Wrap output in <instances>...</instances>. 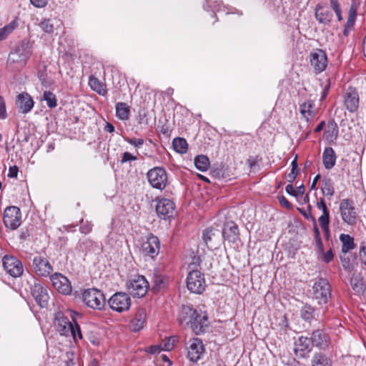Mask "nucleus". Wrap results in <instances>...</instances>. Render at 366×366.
Masks as SVG:
<instances>
[{
	"label": "nucleus",
	"instance_id": "f257e3e1",
	"mask_svg": "<svg viewBox=\"0 0 366 366\" xmlns=\"http://www.w3.org/2000/svg\"><path fill=\"white\" fill-rule=\"evenodd\" d=\"M74 311L69 309L59 310L55 314L54 326L61 335L71 336L76 342L78 339H82V334L74 320Z\"/></svg>",
	"mask_w": 366,
	"mask_h": 366
},
{
	"label": "nucleus",
	"instance_id": "f03ea898",
	"mask_svg": "<svg viewBox=\"0 0 366 366\" xmlns=\"http://www.w3.org/2000/svg\"><path fill=\"white\" fill-rule=\"evenodd\" d=\"M178 321L180 325L189 327L197 335L205 332L208 327L207 314L189 306L182 307Z\"/></svg>",
	"mask_w": 366,
	"mask_h": 366
},
{
	"label": "nucleus",
	"instance_id": "7ed1b4c3",
	"mask_svg": "<svg viewBox=\"0 0 366 366\" xmlns=\"http://www.w3.org/2000/svg\"><path fill=\"white\" fill-rule=\"evenodd\" d=\"M31 54V47L29 41H24L9 54L7 64L10 66L13 65L14 69H20L26 64Z\"/></svg>",
	"mask_w": 366,
	"mask_h": 366
},
{
	"label": "nucleus",
	"instance_id": "20e7f679",
	"mask_svg": "<svg viewBox=\"0 0 366 366\" xmlns=\"http://www.w3.org/2000/svg\"><path fill=\"white\" fill-rule=\"evenodd\" d=\"M312 295L319 305H325L331 297V288L328 281L320 278L315 281L312 288Z\"/></svg>",
	"mask_w": 366,
	"mask_h": 366
},
{
	"label": "nucleus",
	"instance_id": "39448f33",
	"mask_svg": "<svg viewBox=\"0 0 366 366\" xmlns=\"http://www.w3.org/2000/svg\"><path fill=\"white\" fill-rule=\"evenodd\" d=\"M82 299L86 306L94 310H102L105 305L104 293L95 288L85 290L82 294Z\"/></svg>",
	"mask_w": 366,
	"mask_h": 366
},
{
	"label": "nucleus",
	"instance_id": "423d86ee",
	"mask_svg": "<svg viewBox=\"0 0 366 366\" xmlns=\"http://www.w3.org/2000/svg\"><path fill=\"white\" fill-rule=\"evenodd\" d=\"M339 210L342 221L348 225L356 224L358 215L354 202L350 199H344L340 203Z\"/></svg>",
	"mask_w": 366,
	"mask_h": 366
},
{
	"label": "nucleus",
	"instance_id": "0eeeda50",
	"mask_svg": "<svg viewBox=\"0 0 366 366\" xmlns=\"http://www.w3.org/2000/svg\"><path fill=\"white\" fill-rule=\"evenodd\" d=\"M127 287L133 297H142L147 294L149 285L144 276L137 275L127 282Z\"/></svg>",
	"mask_w": 366,
	"mask_h": 366
},
{
	"label": "nucleus",
	"instance_id": "6e6552de",
	"mask_svg": "<svg viewBox=\"0 0 366 366\" xmlns=\"http://www.w3.org/2000/svg\"><path fill=\"white\" fill-rule=\"evenodd\" d=\"M147 177L153 188L162 190L166 187L167 174L163 168L154 167L148 171Z\"/></svg>",
	"mask_w": 366,
	"mask_h": 366
},
{
	"label": "nucleus",
	"instance_id": "1a4fd4ad",
	"mask_svg": "<svg viewBox=\"0 0 366 366\" xmlns=\"http://www.w3.org/2000/svg\"><path fill=\"white\" fill-rule=\"evenodd\" d=\"M187 287L191 292L202 293L205 289L204 274L199 270L191 271L187 277Z\"/></svg>",
	"mask_w": 366,
	"mask_h": 366
},
{
	"label": "nucleus",
	"instance_id": "9d476101",
	"mask_svg": "<svg viewBox=\"0 0 366 366\" xmlns=\"http://www.w3.org/2000/svg\"><path fill=\"white\" fill-rule=\"evenodd\" d=\"M3 221L6 227L16 229L21 223L20 209L15 206L7 207L4 212Z\"/></svg>",
	"mask_w": 366,
	"mask_h": 366
},
{
	"label": "nucleus",
	"instance_id": "9b49d317",
	"mask_svg": "<svg viewBox=\"0 0 366 366\" xmlns=\"http://www.w3.org/2000/svg\"><path fill=\"white\" fill-rule=\"evenodd\" d=\"M32 270L37 276L46 277L51 276L53 267L46 257L38 255L33 258Z\"/></svg>",
	"mask_w": 366,
	"mask_h": 366
},
{
	"label": "nucleus",
	"instance_id": "f8f14e48",
	"mask_svg": "<svg viewBox=\"0 0 366 366\" xmlns=\"http://www.w3.org/2000/svg\"><path fill=\"white\" fill-rule=\"evenodd\" d=\"M109 305L112 310L123 312L129 309L131 306V298L124 292H117L109 300Z\"/></svg>",
	"mask_w": 366,
	"mask_h": 366
},
{
	"label": "nucleus",
	"instance_id": "ddd939ff",
	"mask_svg": "<svg viewBox=\"0 0 366 366\" xmlns=\"http://www.w3.org/2000/svg\"><path fill=\"white\" fill-rule=\"evenodd\" d=\"M187 357L194 362L199 360L205 352L204 345L199 338L190 339L187 343Z\"/></svg>",
	"mask_w": 366,
	"mask_h": 366
},
{
	"label": "nucleus",
	"instance_id": "4468645a",
	"mask_svg": "<svg viewBox=\"0 0 366 366\" xmlns=\"http://www.w3.org/2000/svg\"><path fill=\"white\" fill-rule=\"evenodd\" d=\"M2 262L4 269L11 277H18L23 274V264L16 257L11 255H5L3 257Z\"/></svg>",
	"mask_w": 366,
	"mask_h": 366
},
{
	"label": "nucleus",
	"instance_id": "2eb2a0df",
	"mask_svg": "<svg viewBox=\"0 0 366 366\" xmlns=\"http://www.w3.org/2000/svg\"><path fill=\"white\" fill-rule=\"evenodd\" d=\"M156 211L161 219H169L175 214V204L170 199H160L157 201Z\"/></svg>",
	"mask_w": 366,
	"mask_h": 366
},
{
	"label": "nucleus",
	"instance_id": "dca6fc26",
	"mask_svg": "<svg viewBox=\"0 0 366 366\" xmlns=\"http://www.w3.org/2000/svg\"><path fill=\"white\" fill-rule=\"evenodd\" d=\"M160 249V242L157 237L150 234L149 235L146 240L142 242V252L150 257L151 258H154L158 255Z\"/></svg>",
	"mask_w": 366,
	"mask_h": 366
},
{
	"label": "nucleus",
	"instance_id": "f3484780",
	"mask_svg": "<svg viewBox=\"0 0 366 366\" xmlns=\"http://www.w3.org/2000/svg\"><path fill=\"white\" fill-rule=\"evenodd\" d=\"M312 345L321 350H327L331 344L330 335L323 330H314L310 337Z\"/></svg>",
	"mask_w": 366,
	"mask_h": 366
},
{
	"label": "nucleus",
	"instance_id": "a211bd4d",
	"mask_svg": "<svg viewBox=\"0 0 366 366\" xmlns=\"http://www.w3.org/2000/svg\"><path fill=\"white\" fill-rule=\"evenodd\" d=\"M50 280L54 287L63 295H69L71 292V285L66 277L60 273L50 276Z\"/></svg>",
	"mask_w": 366,
	"mask_h": 366
},
{
	"label": "nucleus",
	"instance_id": "6ab92c4d",
	"mask_svg": "<svg viewBox=\"0 0 366 366\" xmlns=\"http://www.w3.org/2000/svg\"><path fill=\"white\" fill-rule=\"evenodd\" d=\"M31 293L41 307L44 308L47 306L49 296L47 290L41 284L35 282L31 287Z\"/></svg>",
	"mask_w": 366,
	"mask_h": 366
},
{
	"label": "nucleus",
	"instance_id": "aec40b11",
	"mask_svg": "<svg viewBox=\"0 0 366 366\" xmlns=\"http://www.w3.org/2000/svg\"><path fill=\"white\" fill-rule=\"evenodd\" d=\"M360 97L356 89L349 87L344 94V105L350 112H355L359 107Z\"/></svg>",
	"mask_w": 366,
	"mask_h": 366
},
{
	"label": "nucleus",
	"instance_id": "412c9836",
	"mask_svg": "<svg viewBox=\"0 0 366 366\" xmlns=\"http://www.w3.org/2000/svg\"><path fill=\"white\" fill-rule=\"evenodd\" d=\"M310 64L317 73L323 71L327 65V57L326 53L322 49L310 54Z\"/></svg>",
	"mask_w": 366,
	"mask_h": 366
},
{
	"label": "nucleus",
	"instance_id": "4be33fe9",
	"mask_svg": "<svg viewBox=\"0 0 366 366\" xmlns=\"http://www.w3.org/2000/svg\"><path fill=\"white\" fill-rule=\"evenodd\" d=\"M317 209L322 212V214L319 217V224L325 233L327 238L330 235L329 224H330V212L326 205L325 200L320 198L316 204Z\"/></svg>",
	"mask_w": 366,
	"mask_h": 366
},
{
	"label": "nucleus",
	"instance_id": "5701e85b",
	"mask_svg": "<svg viewBox=\"0 0 366 366\" xmlns=\"http://www.w3.org/2000/svg\"><path fill=\"white\" fill-rule=\"evenodd\" d=\"M312 344L310 337L301 336L295 343V353L297 357L304 358L311 351L310 345Z\"/></svg>",
	"mask_w": 366,
	"mask_h": 366
},
{
	"label": "nucleus",
	"instance_id": "b1692460",
	"mask_svg": "<svg viewBox=\"0 0 366 366\" xmlns=\"http://www.w3.org/2000/svg\"><path fill=\"white\" fill-rule=\"evenodd\" d=\"M34 102L26 92H22L17 96L16 106L23 114L29 113L34 107Z\"/></svg>",
	"mask_w": 366,
	"mask_h": 366
},
{
	"label": "nucleus",
	"instance_id": "393cba45",
	"mask_svg": "<svg viewBox=\"0 0 366 366\" xmlns=\"http://www.w3.org/2000/svg\"><path fill=\"white\" fill-rule=\"evenodd\" d=\"M315 15L318 22L323 24H329L333 17L330 9L327 6L320 4L315 6Z\"/></svg>",
	"mask_w": 366,
	"mask_h": 366
},
{
	"label": "nucleus",
	"instance_id": "a878e982",
	"mask_svg": "<svg viewBox=\"0 0 366 366\" xmlns=\"http://www.w3.org/2000/svg\"><path fill=\"white\" fill-rule=\"evenodd\" d=\"M222 236L229 242H235L239 236L237 225L234 222L225 224L222 229Z\"/></svg>",
	"mask_w": 366,
	"mask_h": 366
},
{
	"label": "nucleus",
	"instance_id": "bb28decb",
	"mask_svg": "<svg viewBox=\"0 0 366 366\" xmlns=\"http://www.w3.org/2000/svg\"><path fill=\"white\" fill-rule=\"evenodd\" d=\"M146 315V310L143 308H139L130 322V329L134 332L142 329L145 323Z\"/></svg>",
	"mask_w": 366,
	"mask_h": 366
},
{
	"label": "nucleus",
	"instance_id": "cd10ccee",
	"mask_svg": "<svg viewBox=\"0 0 366 366\" xmlns=\"http://www.w3.org/2000/svg\"><path fill=\"white\" fill-rule=\"evenodd\" d=\"M330 356L322 352H315L311 360V366H332Z\"/></svg>",
	"mask_w": 366,
	"mask_h": 366
},
{
	"label": "nucleus",
	"instance_id": "c85d7f7f",
	"mask_svg": "<svg viewBox=\"0 0 366 366\" xmlns=\"http://www.w3.org/2000/svg\"><path fill=\"white\" fill-rule=\"evenodd\" d=\"M315 104L312 100H307L300 106V112L302 117L307 121L309 122L315 116V112L314 110Z\"/></svg>",
	"mask_w": 366,
	"mask_h": 366
},
{
	"label": "nucleus",
	"instance_id": "c756f323",
	"mask_svg": "<svg viewBox=\"0 0 366 366\" xmlns=\"http://www.w3.org/2000/svg\"><path fill=\"white\" fill-rule=\"evenodd\" d=\"M322 162L327 169H330L335 166L336 155L332 147H327L325 149L322 154Z\"/></svg>",
	"mask_w": 366,
	"mask_h": 366
},
{
	"label": "nucleus",
	"instance_id": "7c9ffc66",
	"mask_svg": "<svg viewBox=\"0 0 366 366\" xmlns=\"http://www.w3.org/2000/svg\"><path fill=\"white\" fill-rule=\"evenodd\" d=\"M89 86L90 88L102 96H106L107 89L106 85L100 81L97 77L91 76L89 79Z\"/></svg>",
	"mask_w": 366,
	"mask_h": 366
},
{
	"label": "nucleus",
	"instance_id": "2f4dec72",
	"mask_svg": "<svg viewBox=\"0 0 366 366\" xmlns=\"http://www.w3.org/2000/svg\"><path fill=\"white\" fill-rule=\"evenodd\" d=\"M340 240L342 244V252L343 253H347L355 247L354 239L349 234H341L340 236Z\"/></svg>",
	"mask_w": 366,
	"mask_h": 366
},
{
	"label": "nucleus",
	"instance_id": "473e14b6",
	"mask_svg": "<svg viewBox=\"0 0 366 366\" xmlns=\"http://www.w3.org/2000/svg\"><path fill=\"white\" fill-rule=\"evenodd\" d=\"M130 109L126 103L118 102L116 104V115L121 120H127L129 118Z\"/></svg>",
	"mask_w": 366,
	"mask_h": 366
},
{
	"label": "nucleus",
	"instance_id": "72a5a7b5",
	"mask_svg": "<svg viewBox=\"0 0 366 366\" xmlns=\"http://www.w3.org/2000/svg\"><path fill=\"white\" fill-rule=\"evenodd\" d=\"M321 189L322 194L330 199L335 194V188L332 179L325 178L321 183Z\"/></svg>",
	"mask_w": 366,
	"mask_h": 366
},
{
	"label": "nucleus",
	"instance_id": "f704fd0d",
	"mask_svg": "<svg viewBox=\"0 0 366 366\" xmlns=\"http://www.w3.org/2000/svg\"><path fill=\"white\" fill-rule=\"evenodd\" d=\"M194 164L198 170L205 172L209 167V160L205 155H199L194 159Z\"/></svg>",
	"mask_w": 366,
	"mask_h": 366
},
{
	"label": "nucleus",
	"instance_id": "c9c22d12",
	"mask_svg": "<svg viewBox=\"0 0 366 366\" xmlns=\"http://www.w3.org/2000/svg\"><path fill=\"white\" fill-rule=\"evenodd\" d=\"M172 145L174 149L179 154H184L187 151V142L183 138H175L173 140Z\"/></svg>",
	"mask_w": 366,
	"mask_h": 366
},
{
	"label": "nucleus",
	"instance_id": "e433bc0d",
	"mask_svg": "<svg viewBox=\"0 0 366 366\" xmlns=\"http://www.w3.org/2000/svg\"><path fill=\"white\" fill-rule=\"evenodd\" d=\"M18 26L16 20L11 21L9 24L0 29V40L6 39Z\"/></svg>",
	"mask_w": 366,
	"mask_h": 366
},
{
	"label": "nucleus",
	"instance_id": "4c0bfd02",
	"mask_svg": "<svg viewBox=\"0 0 366 366\" xmlns=\"http://www.w3.org/2000/svg\"><path fill=\"white\" fill-rule=\"evenodd\" d=\"M167 282V279L162 274H154L153 277V289L159 290L164 288Z\"/></svg>",
	"mask_w": 366,
	"mask_h": 366
},
{
	"label": "nucleus",
	"instance_id": "58836bf2",
	"mask_svg": "<svg viewBox=\"0 0 366 366\" xmlns=\"http://www.w3.org/2000/svg\"><path fill=\"white\" fill-rule=\"evenodd\" d=\"M42 100L45 101L49 108H54L57 106L56 95L50 91H45L43 94Z\"/></svg>",
	"mask_w": 366,
	"mask_h": 366
},
{
	"label": "nucleus",
	"instance_id": "ea45409f",
	"mask_svg": "<svg viewBox=\"0 0 366 366\" xmlns=\"http://www.w3.org/2000/svg\"><path fill=\"white\" fill-rule=\"evenodd\" d=\"M299 173L297 157L291 162V172L286 174V179L288 182L292 183Z\"/></svg>",
	"mask_w": 366,
	"mask_h": 366
},
{
	"label": "nucleus",
	"instance_id": "a19ab883",
	"mask_svg": "<svg viewBox=\"0 0 366 366\" xmlns=\"http://www.w3.org/2000/svg\"><path fill=\"white\" fill-rule=\"evenodd\" d=\"M301 317L306 321H310L315 317V309L310 305H305L301 309Z\"/></svg>",
	"mask_w": 366,
	"mask_h": 366
},
{
	"label": "nucleus",
	"instance_id": "79ce46f5",
	"mask_svg": "<svg viewBox=\"0 0 366 366\" xmlns=\"http://www.w3.org/2000/svg\"><path fill=\"white\" fill-rule=\"evenodd\" d=\"M351 285L353 290L357 294L363 293L365 290V285L362 280L357 277H353L351 279Z\"/></svg>",
	"mask_w": 366,
	"mask_h": 366
},
{
	"label": "nucleus",
	"instance_id": "37998d69",
	"mask_svg": "<svg viewBox=\"0 0 366 366\" xmlns=\"http://www.w3.org/2000/svg\"><path fill=\"white\" fill-rule=\"evenodd\" d=\"M214 232V229L208 228L205 229L203 233L202 238L205 244L208 246V247H213L214 246L212 244V241L215 235Z\"/></svg>",
	"mask_w": 366,
	"mask_h": 366
},
{
	"label": "nucleus",
	"instance_id": "c03bdc74",
	"mask_svg": "<svg viewBox=\"0 0 366 366\" xmlns=\"http://www.w3.org/2000/svg\"><path fill=\"white\" fill-rule=\"evenodd\" d=\"M39 26L46 33L52 34L54 32V26L51 19H44L40 24Z\"/></svg>",
	"mask_w": 366,
	"mask_h": 366
},
{
	"label": "nucleus",
	"instance_id": "a18cd8bd",
	"mask_svg": "<svg viewBox=\"0 0 366 366\" xmlns=\"http://www.w3.org/2000/svg\"><path fill=\"white\" fill-rule=\"evenodd\" d=\"M175 340V337H170L169 338L164 340L163 341V345H162V349L166 351L172 350L174 347Z\"/></svg>",
	"mask_w": 366,
	"mask_h": 366
},
{
	"label": "nucleus",
	"instance_id": "49530a36",
	"mask_svg": "<svg viewBox=\"0 0 366 366\" xmlns=\"http://www.w3.org/2000/svg\"><path fill=\"white\" fill-rule=\"evenodd\" d=\"M319 255L320 256V259L325 263L330 262L334 257L332 249H330L327 252H325L324 251L323 252H320Z\"/></svg>",
	"mask_w": 366,
	"mask_h": 366
},
{
	"label": "nucleus",
	"instance_id": "de8ad7c7",
	"mask_svg": "<svg viewBox=\"0 0 366 366\" xmlns=\"http://www.w3.org/2000/svg\"><path fill=\"white\" fill-rule=\"evenodd\" d=\"M338 132H339L338 127H337V124H335L332 127L331 130L328 129V130L325 131V134L327 139H336L337 137Z\"/></svg>",
	"mask_w": 366,
	"mask_h": 366
},
{
	"label": "nucleus",
	"instance_id": "09e8293b",
	"mask_svg": "<svg viewBox=\"0 0 366 366\" xmlns=\"http://www.w3.org/2000/svg\"><path fill=\"white\" fill-rule=\"evenodd\" d=\"M322 86L323 87V91L322 92L320 101L324 100L328 94L330 88V79H327L325 82L322 83Z\"/></svg>",
	"mask_w": 366,
	"mask_h": 366
},
{
	"label": "nucleus",
	"instance_id": "8fccbe9b",
	"mask_svg": "<svg viewBox=\"0 0 366 366\" xmlns=\"http://www.w3.org/2000/svg\"><path fill=\"white\" fill-rule=\"evenodd\" d=\"M356 19V14L355 11H352V10L350 11L349 16L347 18V24L345 26L352 28Z\"/></svg>",
	"mask_w": 366,
	"mask_h": 366
},
{
	"label": "nucleus",
	"instance_id": "3c124183",
	"mask_svg": "<svg viewBox=\"0 0 366 366\" xmlns=\"http://www.w3.org/2000/svg\"><path fill=\"white\" fill-rule=\"evenodd\" d=\"M360 259L361 262L366 265V243H362L360 247L359 252Z\"/></svg>",
	"mask_w": 366,
	"mask_h": 366
},
{
	"label": "nucleus",
	"instance_id": "603ef678",
	"mask_svg": "<svg viewBox=\"0 0 366 366\" xmlns=\"http://www.w3.org/2000/svg\"><path fill=\"white\" fill-rule=\"evenodd\" d=\"M7 117L6 104L4 98L0 96V119H5Z\"/></svg>",
	"mask_w": 366,
	"mask_h": 366
},
{
	"label": "nucleus",
	"instance_id": "864d4df0",
	"mask_svg": "<svg viewBox=\"0 0 366 366\" xmlns=\"http://www.w3.org/2000/svg\"><path fill=\"white\" fill-rule=\"evenodd\" d=\"M136 159H137V157L134 156L133 154H132L129 152H126L123 153V154H122L121 163L124 164L125 162H127L129 161H134Z\"/></svg>",
	"mask_w": 366,
	"mask_h": 366
},
{
	"label": "nucleus",
	"instance_id": "5fc2aeb1",
	"mask_svg": "<svg viewBox=\"0 0 366 366\" xmlns=\"http://www.w3.org/2000/svg\"><path fill=\"white\" fill-rule=\"evenodd\" d=\"M126 141L129 144H130L131 145H133V146H134L136 147H139L142 145H143V144H144V139H135V138L130 139V138H127L126 139Z\"/></svg>",
	"mask_w": 366,
	"mask_h": 366
},
{
	"label": "nucleus",
	"instance_id": "6e6d98bb",
	"mask_svg": "<svg viewBox=\"0 0 366 366\" xmlns=\"http://www.w3.org/2000/svg\"><path fill=\"white\" fill-rule=\"evenodd\" d=\"M278 199H279L280 204L282 207H285L287 209H291L292 208V206L291 203L283 195L278 197Z\"/></svg>",
	"mask_w": 366,
	"mask_h": 366
},
{
	"label": "nucleus",
	"instance_id": "4d7b16f0",
	"mask_svg": "<svg viewBox=\"0 0 366 366\" xmlns=\"http://www.w3.org/2000/svg\"><path fill=\"white\" fill-rule=\"evenodd\" d=\"M49 0H30L32 5L36 8H42L46 6Z\"/></svg>",
	"mask_w": 366,
	"mask_h": 366
},
{
	"label": "nucleus",
	"instance_id": "13d9d810",
	"mask_svg": "<svg viewBox=\"0 0 366 366\" xmlns=\"http://www.w3.org/2000/svg\"><path fill=\"white\" fill-rule=\"evenodd\" d=\"M79 229L81 233L86 234L92 231V224H91L90 223L82 224Z\"/></svg>",
	"mask_w": 366,
	"mask_h": 366
},
{
	"label": "nucleus",
	"instance_id": "bf43d9fd",
	"mask_svg": "<svg viewBox=\"0 0 366 366\" xmlns=\"http://www.w3.org/2000/svg\"><path fill=\"white\" fill-rule=\"evenodd\" d=\"M19 169L16 166L9 167L8 177L10 178H16L17 177Z\"/></svg>",
	"mask_w": 366,
	"mask_h": 366
},
{
	"label": "nucleus",
	"instance_id": "052dcab7",
	"mask_svg": "<svg viewBox=\"0 0 366 366\" xmlns=\"http://www.w3.org/2000/svg\"><path fill=\"white\" fill-rule=\"evenodd\" d=\"M285 191L287 194L293 196V197H297V192L296 190L294 189L292 183H290L289 184H287L285 187Z\"/></svg>",
	"mask_w": 366,
	"mask_h": 366
},
{
	"label": "nucleus",
	"instance_id": "680f3d73",
	"mask_svg": "<svg viewBox=\"0 0 366 366\" xmlns=\"http://www.w3.org/2000/svg\"><path fill=\"white\" fill-rule=\"evenodd\" d=\"M315 244H316V247H317V249L318 254L320 252H323L324 246H323V243L322 242L321 237L315 238Z\"/></svg>",
	"mask_w": 366,
	"mask_h": 366
},
{
	"label": "nucleus",
	"instance_id": "e2e57ef3",
	"mask_svg": "<svg viewBox=\"0 0 366 366\" xmlns=\"http://www.w3.org/2000/svg\"><path fill=\"white\" fill-rule=\"evenodd\" d=\"M162 346L159 345H153L149 347L147 351L150 354H155V353H159L162 350Z\"/></svg>",
	"mask_w": 366,
	"mask_h": 366
},
{
	"label": "nucleus",
	"instance_id": "0e129e2a",
	"mask_svg": "<svg viewBox=\"0 0 366 366\" xmlns=\"http://www.w3.org/2000/svg\"><path fill=\"white\" fill-rule=\"evenodd\" d=\"M159 360H162V362H166L168 364V366H171L172 365V361L169 359V357L164 355V354H162V355H159Z\"/></svg>",
	"mask_w": 366,
	"mask_h": 366
},
{
	"label": "nucleus",
	"instance_id": "69168bd1",
	"mask_svg": "<svg viewBox=\"0 0 366 366\" xmlns=\"http://www.w3.org/2000/svg\"><path fill=\"white\" fill-rule=\"evenodd\" d=\"M330 4L334 11H338V10L341 9L337 0H330Z\"/></svg>",
	"mask_w": 366,
	"mask_h": 366
},
{
	"label": "nucleus",
	"instance_id": "338daca9",
	"mask_svg": "<svg viewBox=\"0 0 366 366\" xmlns=\"http://www.w3.org/2000/svg\"><path fill=\"white\" fill-rule=\"evenodd\" d=\"M104 131L112 133L114 132V127L111 123L107 122L104 127Z\"/></svg>",
	"mask_w": 366,
	"mask_h": 366
},
{
	"label": "nucleus",
	"instance_id": "774afa93",
	"mask_svg": "<svg viewBox=\"0 0 366 366\" xmlns=\"http://www.w3.org/2000/svg\"><path fill=\"white\" fill-rule=\"evenodd\" d=\"M296 192H297V197L300 194V195H303L305 194V187L303 184H301L300 186H298L297 187V189H295Z\"/></svg>",
	"mask_w": 366,
	"mask_h": 366
}]
</instances>
